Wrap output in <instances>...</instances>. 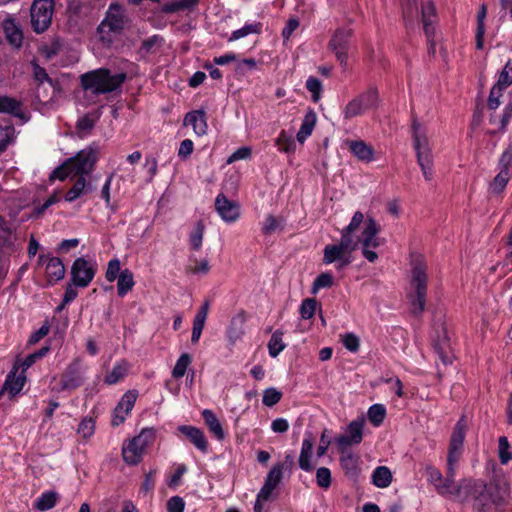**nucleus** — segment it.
Here are the masks:
<instances>
[{
    "instance_id": "obj_1",
    "label": "nucleus",
    "mask_w": 512,
    "mask_h": 512,
    "mask_svg": "<svg viewBox=\"0 0 512 512\" xmlns=\"http://www.w3.org/2000/svg\"><path fill=\"white\" fill-rule=\"evenodd\" d=\"M510 493V486L506 479H495L488 487L483 481L463 480L455 490V499L465 502L473 498L474 512H490L505 504Z\"/></svg>"
},
{
    "instance_id": "obj_2",
    "label": "nucleus",
    "mask_w": 512,
    "mask_h": 512,
    "mask_svg": "<svg viewBox=\"0 0 512 512\" xmlns=\"http://www.w3.org/2000/svg\"><path fill=\"white\" fill-rule=\"evenodd\" d=\"M466 428L467 422L464 417H461L460 420L456 423L450 439L446 478H443L441 472L436 468L430 466L426 468L428 482L433 484L436 491L443 496L453 495L455 497V490L457 489H454L453 487L455 470L457 462L462 455Z\"/></svg>"
},
{
    "instance_id": "obj_3",
    "label": "nucleus",
    "mask_w": 512,
    "mask_h": 512,
    "mask_svg": "<svg viewBox=\"0 0 512 512\" xmlns=\"http://www.w3.org/2000/svg\"><path fill=\"white\" fill-rule=\"evenodd\" d=\"M363 222L364 214L360 211L355 212L348 226L342 230L339 243L325 246L323 257L325 264L338 261L337 269H342L351 263V253L359 245V241H356L353 233L359 229Z\"/></svg>"
},
{
    "instance_id": "obj_4",
    "label": "nucleus",
    "mask_w": 512,
    "mask_h": 512,
    "mask_svg": "<svg viewBox=\"0 0 512 512\" xmlns=\"http://www.w3.org/2000/svg\"><path fill=\"white\" fill-rule=\"evenodd\" d=\"M127 78L126 73L111 74L106 68L96 69L81 75V86L94 95L107 94L121 88Z\"/></svg>"
},
{
    "instance_id": "obj_5",
    "label": "nucleus",
    "mask_w": 512,
    "mask_h": 512,
    "mask_svg": "<svg viewBox=\"0 0 512 512\" xmlns=\"http://www.w3.org/2000/svg\"><path fill=\"white\" fill-rule=\"evenodd\" d=\"M156 430L154 428H143L140 434L123 446L122 455L127 464H138L147 446L155 441Z\"/></svg>"
},
{
    "instance_id": "obj_6",
    "label": "nucleus",
    "mask_w": 512,
    "mask_h": 512,
    "mask_svg": "<svg viewBox=\"0 0 512 512\" xmlns=\"http://www.w3.org/2000/svg\"><path fill=\"white\" fill-rule=\"evenodd\" d=\"M412 286L415 289V297L411 301L412 312L420 314L424 311L427 292V274L426 265L420 257L413 262Z\"/></svg>"
},
{
    "instance_id": "obj_7",
    "label": "nucleus",
    "mask_w": 512,
    "mask_h": 512,
    "mask_svg": "<svg viewBox=\"0 0 512 512\" xmlns=\"http://www.w3.org/2000/svg\"><path fill=\"white\" fill-rule=\"evenodd\" d=\"M364 224L365 226L361 232V236L356 238V241H359V244L362 246L363 256L369 262H374L378 258V255L372 249L381 245V241L378 237L381 227L372 217H368Z\"/></svg>"
},
{
    "instance_id": "obj_8",
    "label": "nucleus",
    "mask_w": 512,
    "mask_h": 512,
    "mask_svg": "<svg viewBox=\"0 0 512 512\" xmlns=\"http://www.w3.org/2000/svg\"><path fill=\"white\" fill-rule=\"evenodd\" d=\"M54 0H34L31 9V25L37 34L45 32L51 25L54 13Z\"/></svg>"
},
{
    "instance_id": "obj_9",
    "label": "nucleus",
    "mask_w": 512,
    "mask_h": 512,
    "mask_svg": "<svg viewBox=\"0 0 512 512\" xmlns=\"http://www.w3.org/2000/svg\"><path fill=\"white\" fill-rule=\"evenodd\" d=\"M124 10L117 4L113 3L109 6L105 18L99 24L97 31L102 41H110L109 34L111 32L118 33L124 27Z\"/></svg>"
},
{
    "instance_id": "obj_10",
    "label": "nucleus",
    "mask_w": 512,
    "mask_h": 512,
    "mask_svg": "<svg viewBox=\"0 0 512 512\" xmlns=\"http://www.w3.org/2000/svg\"><path fill=\"white\" fill-rule=\"evenodd\" d=\"M97 161V150L88 147L79 151L76 156L68 159L73 176H81L89 174Z\"/></svg>"
},
{
    "instance_id": "obj_11",
    "label": "nucleus",
    "mask_w": 512,
    "mask_h": 512,
    "mask_svg": "<svg viewBox=\"0 0 512 512\" xmlns=\"http://www.w3.org/2000/svg\"><path fill=\"white\" fill-rule=\"evenodd\" d=\"M96 264L83 257L77 258L71 267L72 283L74 286L85 288L93 280Z\"/></svg>"
},
{
    "instance_id": "obj_12",
    "label": "nucleus",
    "mask_w": 512,
    "mask_h": 512,
    "mask_svg": "<svg viewBox=\"0 0 512 512\" xmlns=\"http://www.w3.org/2000/svg\"><path fill=\"white\" fill-rule=\"evenodd\" d=\"M352 36V30L349 28H338L330 42L329 47L334 52L340 65L344 68L347 67L348 61V50L350 47V38Z\"/></svg>"
},
{
    "instance_id": "obj_13",
    "label": "nucleus",
    "mask_w": 512,
    "mask_h": 512,
    "mask_svg": "<svg viewBox=\"0 0 512 512\" xmlns=\"http://www.w3.org/2000/svg\"><path fill=\"white\" fill-rule=\"evenodd\" d=\"M85 380L84 369L79 359L73 360L61 376V389L74 390L80 387Z\"/></svg>"
},
{
    "instance_id": "obj_14",
    "label": "nucleus",
    "mask_w": 512,
    "mask_h": 512,
    "mask_svg": "<svg viewBox=\"0 0 512 512\" xmlns=\"http://www.w3.org/2000/svg\"><path fill=\"white\" fill-rule=\"evenodd\" d=\"M364 419L352 421L346 430V433L336 438V444L339 450L348 449L351 445H358L363 439Z\"/></svg>"
},
{
    "instance_id": "obj_15",
    "label": "nucleus",
    "mask_w": 512,
    "mask_h": 512,
    "mask_svg": "<svg viewBox=\"0 0 512 512\" xmlns=\"http://www.w3.org/2000/svg\"><path fill=\"white\" fill-rule=\"evenodd\" d=\"M215 209L221 219L226 223H234L240 217V207L235 201L229 200L224 194L215 199Z\"/></svg>"
},
{
    "instance_id": "obj_16",
    "label": "nucleus",
    "mask_w": 512,
    "mask_h": 512,
    "mask_svg": "<svg viewBox=\"0 0 512 512\" xmlns=\"http://www.w3.org/2000/svg\"><path fill=\"white\" fill-rule=\"evenodd\" d=\"M38 263L45 266V274L50 284L63 279L65 275V267L59 258L40 255Z\"/></svg>"
},
{
    "instance_id": "obj_17",
    "label": "nucleus",
    "mask_w": 512,
    "mask_h": 512,
    "mask_svg": "<svg viewBox=\"0 0 512 512\" xmlns=\"http://www.w3.org/2000/svg\"><path fill=\"white\" fill-rule=\"evenodd\" d=\"M412 131L413 147L416 151V156L419 157L432 155L429 140L426 136L425 130L416 119H414L412 122Z\"/></svg>"
},
{
    "instance_id": "obj_18",
    "label": "nucleus",
    "mask_w": 512,
    "mask_h": 512,
    "mask_svg": "<svg viewBox=\"0 0 512 512\" xmlns=\"http://www.w3.org/2000/svg\"><path fill=\"white\" fill-rule=\"evenodd\" d=\"M18 368L14 367V369L9 372L3 388L0 391V397L4 393H8L10 398L15 397L24 387L26 382V376L23 372L17 373Z\"/></svg>"
},
{
    "instance_id": "obj_19",
    "label": "nucleus",
    "mask_w": 512,
    "mask_h": 512,
    "mask_svg": "<svg viewBox=\"0 0 512 512\" xmlns=\"http://www.w3.org/2000/svg\"><path fill=\"white\" fill-rule=\"evenodd\" d=\"M178 430L185 435L189 441L201 452L206 453L208 450V442L203 431L197 427L182 425Z\"/></svg>"
},
{
    "instance_id": "obj_20",
    "label": "nucleus",
    "mask_w": 512,
    "mask_h": 512,
    "mask_svg": "<svg viewBox=\"0 0 512 512\" xmlns=\"http://www.w3.org/2000/svg\"><path fill=\"white\" fill-rule=\"evenodd\" d=\"M421 15L423 22V29L429 42L434 35V22L436 20L435 8L430 0L421 4Z\"/></svg>"
},
{
    "instance_id": "obj_21",
    "label": "nucleus",
    "mask_w": 512,
    "mask_h": 512,
    "mask_svg": "<svg viewBox=\"0 0 512 512\" xmlns=\"http://www.w3.org/2000/svg\"><path fill=\"white\" fill-rule=\"evenodd\" d=\"M184 124L191 125L198 136H202L207 133L208 125L206 114L203 110H196L187 113L184 118Z\"/></svg>"
},
{
    "instance_id": "obj_22",
    "label": "nucleus",
    "mask_w": 512,
    "mask_h": 512,
    "mask_svg": "<svg viewBox=\"0 0 512 512\" xmlns=\"http://www.w3.org/2000/svg\"><path fill=\"white\" fill-rule=\"evenodd\" d=\"M3 31L8 43L16 48L21 47L23 42V33L21 29L16 25L15 20L7 18L2 23Z\"/></svg>"
},
{
    "instance_id": "obj_23",
    "label": "nucleus",
    "mask_w": 512,
    "mask_h": 512,
    "mask_svg": "<svg viewBox=\"0 0 512 512\" xmlns=\"http://www.w3.org/2000/svg\"><path fill=\"white\" fill-rule=\"evenodd\" d=\"M210 304L208 301H205L202 306L200 307L199 311L197 312L194 320H193V329H192V336H191V342L193 344H196L202 334L203 328L205 326V322L208 316Z\"/></svg>"
},
{
    "instance_id": "obj_24",
    "label": "nucleus",
    "mask_w": 512,
    "mask_h": 512,
    "mask_svg": "<svg viewBox=\"0 0 512 512\" xmlns=\"http://www.w3.org/2000/svg\"><path fill=\"white\" fill-rule=\"evenodd\" d=\"M347 145L351 153L361 161L370 162L373 160V148L362 140L348 141Z\"/></svg>"
},
{
    "instance_id": "obj_25",
    "label": "nucleus",
    "mask_w": 512,
    "mask_h": 512,
    "mask_svg": "<svg viewBox=\"0 0 512 512\" xmlns=\"http://www.w3.org/2000/svg\"><path fill=\"white\" fill-rule=\"evenodd\" d=\"M22 104L17 99L10 96H0V113L10 114L15 117L24 118Z\"/></svg>"
},
{
    "instance_id": "obj_26",
    "label": "nucleus",
    "mask_w": 512,
    "mask_h": 512,
    "mask_svg": "<svg viewBox=\"0 0 512 512\" xmlns=\"http://www.w3.org/2000/svg\"><path fill=\"white\" fill-rule=\"evenodd\" d=\"M202 417L205 424L208 426L210 432L218 439L222 440L225 437V432L222 428L220 421L217 419L213 411L205 409L202 412Z\"/></svg>"
},
{
    "instance_id": "obj_27",
    "label": "nucleus",
    "mask_w": 512,
    "mask_h": 512,
    "mask_svg": "<svg viewBox=\"0 0 512 512\" xmlns=\"http://www.w3.org/2000/svg\"><path fill=\"white\" fill-rule=\"evenodd\" d=\"M317 121L316 113L313 110H309L301 124V127L297 133V140L303 143L311 134Z\"/></svg>"
},
{
    "instance_id": "obj_28",
    "label": "nucleus",
    "mask_w": 512,
    "mask_h": 512,
    "mask_svg": "<svg viewBox=\"0 0 512 512\" xmlns=\"http://www.w3.org/2000/svg\"><path fill=\"white\" fill-rule=\"evenodd\" d=\"M92 190L93 187L90 184H87L86 179L84 177L79 176V178L76 180L72 188L67 191L65 195V200L67 202H73L84 193L90 192Z\"/></svg>"
},
{
    "instance_id": "obj_29",
    "label": "nucleus",
    "mask_w": 512,
    "mask_h": 512,
    "mask_svg": "<svg viewBox=\"0 0 512 512\" xmlns=\"http://www.w3.org/2000/svg\"><path fill=\"white\" fill-rule=\"evenodd\" d=\"M313 450V442L310 438H305L302 442L301 452L299 456V466L304 471H311V457Z\"/></svg>"
},
{
    "instance_id": "obj_30",
    "label": "nucleus",
    "mask_w": 512,
    "mask_h": 512,
    "mask_svg": "<svg viewBox=\"0 0 512 512\" xmlns=\"http://www.w3.org/2000/svg\"><path fill=\"white\" fill-rule=\"evenodd\" d=\"M198 3H199V0H176V1L164 4L161 8V11L166 14H171V13H176L179 11L191 10Z\"/></svg>"
},
{
    "instance_id": "obj_31",
    "label": "nucleus",
    "mask_w": 512,
    "mask_h": 512,
    "mask_svg": "<svg viewBox=\"0 0 512 512\" xmlns=\"http://www.w3.org/2000/svg\"><path fill=\"white\" fill-rule=\"evenodd\" d=\"M133 273L129 269L121 271L118 277L117 292L120 297L125 296L134 286Z\"/></svg>"
},
{
    "instance_id": "obj_32",
    "label": "nucleus",
    "mask_w": 512,
    "mask_h": 512,
    "mask_svg": "<svg viewBox=\"0 0 512 512\" xmlns=\"http://www.w3.org/2000/svg\"><path fill=\"white\" fill-rule=\"evenodd\" d=\"M373 484L379 488H386L392 482V473L386 466L377 467L372 474Z\"/></svg>"
},
{
    "instance_id": "obj_33",
    "label": "nucleus",
    "mask_w": 512,
    "mask_h": 512,
    "mask_svg": "<svg viewBox=\"0 0 512 512\" xmlns=\"http://www.w3.org/2000/svg\"><path fill=\"white\" fill-rule=\"evenodd\" d=\"M366 110L375 109L379 103V94L376 88H369L356 96Z\"/></svg>"
},
{
    "instance_id": "obj_34",
    "label": "nucleus",
    "mask_w": 512,
    "mask_h": 512,
    "mask_svg": "<svg viewBox=\"0 0 512 512\" xmlns=\"http://www.w3.org/2000/svg\"><path fill=\"white\" fill-rule=\"evenodd\" d=\"M57 498L58 496L56 492H45L36 499L34 507L40 511L50 510L56 505Z\"/></svg>"
},
{
    "instance_id": "obj_35",
    "label": "nucleus",
    "mask_w": 512,
    "mask_h": 512,
    "mask_svg": "<svg viewBox=\"0 0 512 512\" xmlns=\"http://www.w3.org/2000/svg\"><path fill=\"white\" fill-rule=\"evenodd\" d=\"M487 8L483 4L477 13V29H476V48L482 49L485 35L484 20L486 18Z\"/></svg>"
},
{
    "instance_id": "obj_36",
    "label": "nucleus",
    "mask_w": 512,
    "mask_h": 512,
    "mask_svg": "<svg viewBox=\"0 0 512 512\" xmlns=\"http://www.w3.org/2000/svg\"><path fill=\"white\" fill-rule=\"evenodd\" d=\"M433 348L444 365L452 362V353L446 338L442 341H435L433 343Z\"/></svg>"
},
{
    "instance_id": "obj_37",
    "label": "nucleus",
    "mask_w": 512,
    "mask_h": 512,
    "mask_svg": "<svg viewBox=\"0 0 512 512\" xmlns=\"http://www.w3.org/2000/svg\"><path fill=\"white\" fill-rule=\"evenodd\" d=\"M367 110L361 104V102L354 97L345 106L343 110L344 119L349 120L357 116L363 115Z\"/></svg>"
},
{
    "instance_id": "obj_38",
    "label": "nucleus",
    "mask_w": 512,
    "mask_h": 512,
    "mask_svg": "<svg viewBox=\"0 0 512 512\" xmlns=\"http://www.w3.org/2000/svg\"><path fill=\"white\" fill-rule=\"evenodd\" d=\"M369 421L375 426H380L386 416V408L382 404H374L370 406L367 412Z\"/></svg>"
},
{
    "instance_id": "obj_39",
    "label": "nucleus",
    "mask_w": 512,
    "mask_h": 512,
    "mask_svg": "<svg viewBox=\"0 0 512 512\" xmlns=\"http://www.w3.org/2000/svg\"><path fill=\"white\" fill-rule=\"evenodd\" d=\"M261 27L262 25L260 23L246 24L242 28L233 31L228 41H236L238 39L246 37L249 34H259L261 32Z\"/></svg>"
},
{
    "instance_id": "obj_40",
    "label": "nucleus",
    "mask_w": 512,
    "mask_h": 512,
    "mask_svg": "<svg viewBox=\"0 0 512 512\" xmlns=\"http://www.w3.org/2000/svg\"><path fill=\"white\" fill-rule=\"evenodd\" d=\"M282 336L283 333L279 330L272 334L268 343L269 355L271 357H277L285 349L286 345L283 343Z\"/></svg>"
},
{
    "instance_id": "obj_41",
    "label": "nucleus",
    "mask_w": 512,
    "mask_h": 512,
    "mask_svg": "<svg viewBox=\"0 0 512 512\" xmlns=\"http://www.w3.org/2000/svg\"><path fill=\"white\" fill-rule=\"evenodd\" d=\"M510 177V172L499 171L498 174L494 177L493 181L490 183L491 193L500 194L505 189Z\"/></svg>"
},
{
    "instance_id": "obj_42",
    "label": "nucleus",
    "mask_w": 512,
    "mask_h": 512,
    "mask_svg": "<svg viewBox=\"0 0 512 512\" xmlns=\"http://www.w3.org/2000/svg\"><path fill=\"white\" fill-rule=\"evenodd\" d=\"M191 363V357L187 353H183L177 360L173 370L172 376L176 379L183 377L186 373L188 366Z\"/></svg>"
},
{
    "instance_id": "obj_43",
    "label": "nucleus",
    "mask_w": 512,
    "mask_h": 512,
    "mask_svg": "<svg viewBox=\"0 0 512 512\" xmlns=\"http://www.w3.org/2000/svg\"><path fill=\"white\" fill-rule=\"evenodd\" d=\"M512 84V59H509L505 64L504 68L500 72L498 81L495 85L502 89H506Z\"/></svg>"
},
{
    "instance_id": "obj_44",
    "label": "nucleus",
    "mask_w": 512,
    "mask_h": 512,
    "mask_svg": "<svg viewBox=\"0 0 512 512\" xmlns=\"http://www.w3.org/2000/svg\"><path fill=\"white\" fill-rule=\"evenodd\" d=\"M498 455L500 463L505 465L512 459V452L507 437L502 436L499 438Z\"/></svg>"
},
{
    "instance_id": "obj_45",
    "label": "nucleus",
    "mask_w": 512,
    "mask_h": 512,
    "mask_svg": "<svg viewBox=\"0 0 512 512\" xmlns=\"http://www.w3.org/2000/svg\"><path fill=\"white\" fill-rule=\"evenodd\" d=\"M417 162L421 168L424 178L427 181L432 180L433 178V158L432 155L428 156H419L417 157Z\"/></svg>"
},
{
    "instance_id": "obj_46",
    "label": "nucleus",
    "mask_w": 512,
    "mask_h": 512,
    "mask_svg": "<svg viewBox=\"0 0 512 512\" xmlns=\"http://www.w3.org/2000/svg\"><path fill=\"white\" fill-rule=\"evenodd\" d=\"M127 373V368L125 365L123 364H116L112 371L109 372L106 376H105V383L109 384V385H112V384H115L117 383L119 380L123 379V377L126 375Z\"/></svg>"
},
{
    "instance_id": "obj_47",
    "label": "nucleus",
    "mask_w": 512,
    "mask_h": 512,
    "mask_svg": "<svg viewBox=\"0 0 512 512\" xmlns=\"http://www.w3.org/2000/svg\"><path fill=\"white\" fill-rule=\"evenodd\" d=\"M306 88L311 93L313 102H318L322 92L321 81L316 77H309L306 81Z\"/></svg>"
},
{
    "instance_id": "obj_48",
    "label": "nucleus",
    "mask_w": 512,
    "mask_h": 512,
    "mask_svg": "<svg viewBox=\"0 0 512 512\" xmlns=\"http://www.w3.org/2000/svg\"><path fill=\"white\" fill-rule=\"evenodd\" d=\"M136 399H137V393L136 392H133V391L126 392L122 396V398L119 401V403L117 404L118 412L120 410H123V411H125V413H130V411L134 407Z\"/></svg>"
},
{
    "instance_id": "obj_49",
    "label": "nucleus",
    "mask_w": 512,
    "mask_h": 512,
    "mask_svg": "<svg viewBox=\"0 0 512 512\" xmlns=\"http://www.w3.org/2000/svg\"><path fill=\"white\" fill-rule=\"evenodd\" d=\"M204 236V225L202 222H197L194 231L190 235V244L194 250H199L202 246Z\"/></svg>"
},
{
    "instance_id": "obj_50",
    "label": "nucleus",
    "mask_w": 512,
    "mask_h": 512,
    "mask_svg": "<svg viewBox=\"0 0 512 512\" xmlns=\"http://www.w3.org/2000/svg\"><path fill=\"white\" fill-rule=\"evenodd\" d=\"M281 397L282 393L271 387L264 391L262 402L265 406L272 407L281 400Z\"/></svg>"
},
{
    "instance_id": "obj_51",
    "label": "nucleus",
    "mask_w": 512,
    "mask_h": 512,
    "mask_svg": "<svg viewBox=\"0 0 512 512\" xmlns=\"http://www.w3.org/2000/svg\"><path fill=\"white\" fill-rule=\"evenodd\" d=\"M333 285V276L330 273H322L313 282L312 293L322 288H329Z\"/></svg>"
},
{
    "instance_id": "obj_52",
    "label": "nucleus",
    "mask_w": 512,
    "mask_h": 512,
    "mask_svg": "<svg viewBox=\"0 0 512 512\" xmlns=\"http://www.w3.org/2000/svg\"><path fill=\"white\" fill-rule=\"evenodd\" d=\"M339 452L341 454L340 462L342 468L346 471L354 470L357 462L355 456L348 449H344V451L339 450Z\"/></svg>"
},
{
    "instance_id": "obj_53",
    "label": "nucleus",
    "mask_w": 512,
    "mask_h": 512,
    "mask_svg": "<svg viewBox=\"0 0 512 512\" xmlns=\"http://www.w3.org/2000/svg\"><path fill=\"white\" fill-rule=\"evenodd\" d=\"M317 302L313 298L303 300L300 306V314L303 319H310L313 317L316 310Z\"/></svg>"
},
{
    "instance_id": "obj_54",
    "label": "nucleus",
    "mask_w": 512,
    "mask_h": 512,
    "mask_svg": "<svg viewBox=\"0 0 512 512\" xmlns=\"http://www.w3.org/2000/svg\"><path fill=\"white\" fill-rule=\"evenodd\" d=\"M316 482L321 488L327 489L331 485V472L326 467H320L316 472Z\"/></svg>"
},
{
    "instance_id": "obj_55",
    "label": "nucleus",
    "mask_w": 512,
    "mask_h": 512,
    "mask_svg": "<svg viewBox=\"0 0 512 512\" xmlns=\"http://www.w3.org/2000/svg\"><path fill=\"white\" fill-rule=\"evenodd\" d=\"M242 320L233 319L228 328L227 334L232 343L236 342L243 335Z\"/></svg>"
},
{
    "instance_id": "obj_56",
    "label": "nucleus",
    "mask_w": 512,
    "mask_h": 512,
    "mask_svg": "<svg viewBox=\"0 0 512 512\" xmlns=\"http://www.w3.org/2000/svg\"><path fill=\"white\" fill-rule=\"evenodd\" d=\"M121 273V266L119 259L115 258L108 262V267L106 270V279L109 282H113L119 277V274Z\"/></svg>"
},
{
    "instance_id": "obj_57",
    "label": "nucleus",
    "mask_w": 512,
    "mask_h": 512,
    "mask_svg": "<svg viewBox=\"0 0 512 512\" xmlns=\"http://www.w3.org/2000/svg\"><path fill=\"white\" fill-rule=\"evenodd\" d=\"M276 145L278 146V149L282 152H292L295 148V143L293 139L288 137L284 132H281L279 137L276 140Z\"/></svg>"
},
{
    "instance_id": "obj_58",
    "label": "nucleus",
    "mask_w": 512,
    "mask_h": 512,
    "mask_svg": "<svg viewBox=\"0 0 512 512\" xmlns=\"http://www.w3.org/2000/svg\"><path fill=\"white\" fill-rule=\"evenodd\" d=\"M70 175H73V172H72L70 164L68 163V160H67L62 165H60L55 170H53L52 174L50 175V179L51 180L59 179V180L63 181Z\"/></svg>"
},
{
    "instance_id": "obj_59",
    "label": "nucleus",
    "mask_w": 512,
    "mask_h": 512,
    "mask_svg": "<svg viewBox=\"0 0 512 512\" xmlns=\"http://www.w3.org/2000/svg\"><path fill=\"white\" fill-rule=\"evenodd\" d=\"M418 13L417 0H406L403 4V17L406 22H411Z\"/></svg>"
},
{
    "instance_id": "obj_60",
    "label": "nucleus",
    "mask_w": 512,
    "mask_h": 512,
    "mask_svg": "<svg viewBox=\"0 0 512 512\" xmlns=\"http://www.w3.org/2000/svg\"><path fill=\"white\" fill-rule=\"evenodd\" d=\"M503 91H504V89L500 88L497 85H494L491 88L490 95H489V98H488V107L491 110H495V109H497L499 107V105H500V98L503 95Z\"/></svg>"
},
{
    "instance_id": "obj_61",
    "label": "nucleus",
    "mask_w": 512,
    "mask_h": 512,
    "mask_svg": "<svg viewBox=\"0 0 512 512\" xmlns=\"http://www.w3.org/2000/svg\"><path fill=\"white\" fill-rule=\"evenodd\" d=\"M94 429V421L91 418H84L78 426V433L83 438H89L94 433Z\"/></svg>"
},
{
    "instance_id": "obj_62",
    "label": "nucleus",
    "mask_w": 512,
    "mask_h": 512,
    "mask_svg": "<svg viewBox=\"0 0 512 512\" xmlns=\"http://www.w3.org/2000/svg\"><path fill=\"white\" fill-rule=\"evenodd\" d=\"M257 68V62L252 59H244L236 64V73L239 75H245L248 71L255 70Z\"/></svg>"
},
{
    "instance_id": "obj_63",
    "label": "nucleus",
    "mask_w": 512,
    "mask_h": 512,
    "mask_svg": "<svg viewBox=\"0 0 512 512\" xmlns=\"http://www.w3.org/2000/svg\"><path fill=\"white\" fill-rule=\"evenodd\" d=\"M512 165V148L508 147L502 153L499 159V171H507L510 172V166Z\"/></svg>"
},
{
    "instance_id": "obj_64",
    "label": "nucleus",
    "mask_w": 512,
    "mask_h": 512,
    "mask_svg": "<svg viewBox=\"0 0 512 512\" xmlns=\"http://www.w3.org/2000/svg\"><path fill=\"white\" fill-rule=\"evenodd\" d=\"M185 507L184 500L179 496L171 497L167 502L168 512H183Z\"/></svg>"
}]
</instances>
